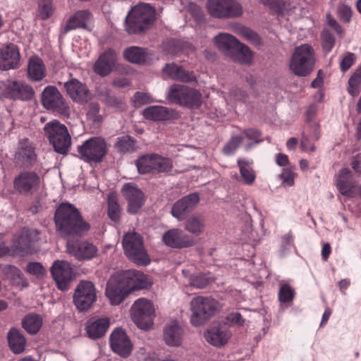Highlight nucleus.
Listing matches in <instances>:
<instances>
[{
	"mask_svg": "<svg viewBox=\"0 0 361 361\" xmlns=\"http://www.w3.org/2000/svg\"><path fill=\"white\" fill-rule=\"evenodd\" d=\"M54 221L56 230L63 237L81 236L90 228L78 209L70 203H61L59 206Z\"/></svg>",
	"mask_w": 361,
	"mask_h": 361,
	"instance_id": "1",
	"label": "nucleus"
},
{
	"mask_svg": "<svg viewBox=\"0 0 361 361\" xmlns=\"http://www.w3.org/2000/svg\"><path fill=\"white\" fill-rule=\"evenodd\" d=\"M315 61L313 47L303 44L295 48L289 61V68L295 75L305 77L312 71Z\"/></svg>",
	"mask_w": 361,
	"mask_h": 361,
	"instance_id": "2",
	"label": "nucleus"
},
{
	"mask_svg": "<svg viewBox=\"0 0 361 361\" xmlns=\"http://www.w3.org/2000/svg\"><path fill=\"white\" fill-rule=\"evenodd\" d=\"M154 18V11L147 4H139L131 8L126 18V29L131 34L138 33L149 27Z\"/></svg>",
	"mask_w": 361,
	"mask_h": 361,
	"instance_id": "3",
	"label": "nucleus"
},
{
	"mask_svg": "<svg viewBox=\"0 0 361 361\" xmlns=\"http://www.w3.org/2000/svg\"><path fill=\"white\" fill-rule=\"evenodd\" d=\"M166 99L172 104L189 109H199L202 103V94L199 90L180 84L169 87Z\"/></svg>",
	"mask_w": 361,
	"mask_h": 361,
	"instance_id": "4",
	"label": "nucleus"
},
{
	"mask_svg": "<svg viewBox=\"0 0 361 361\" xmlns=\"http://www.w3.org/2000/svg\"><path fill=\"white\" fill-rule=\"evenodd\" d=\"M44 132L55 152L61 154L68 152L71 145V137L65 125L53 120L44 125Z\"/></svg>",
	"mask_w": 361,
	"mask_h": 361,
	"instance_id": "5",
	"label": "nucleus"
},
{
	"mask_svg": "<svg viewBox=\"0 0 361 361\" xmlns=\"http://www.w3.org/2000/svg\"><path fill=\"white\" fill-rule=\"evenodd\" d=\"M192 315L191 324L195 326L204 324L219 310L220 305L216 300L202 296H197L190 302Z\"/></svg>",
	"mask_w": 361,
	"mask_h": 361,
	"instance_id": "6",
	"label": "nucleus"
},
{
	"mask_svg": "<svg viewBox=\"0 0 361 361\" xmlns=\"http://www.w3.org/2000/svg\"><path fill=\"white\" fill-rule=\"evenodd\" d=\"M123 247L126 255L138 265L149 263V257L144 247L141 235L135 232L126 233L123 238Z\"/></svg>",
	"mask_w": 361,
	"mask_h": 361,
	"instance_id": "7",
	"label": "nucleus"
},
{
	"mask_svg": "<svg viewBox=\"0 0 361 361\" xmlns=\"http://www.w3.org/2000/svg\"><path fill=\"white\" fill-rule=\"evenodd\" d=\"M207 13L218 19L238 18L243 13V6L237 0H207Z\"/></svg>",
	"mask_w": 361,
	"mask_h": 361,
	"instance_id": "8",
	"label": "nucleus"
},
{
	"mask_svg": "<svg viewBox=\"0 0 361 361\" xmlns=\"http://www.w3.org/2000/svg\"><path fill=\"white\" fill-rule=\"evenodd\" d=\"M42 104L46 109L64 117H69L72 111L69 104L54 86L44 88L42 93Z\"/></svg>",
	"mask_w": 361,
	"mask_h": 361,
	"instance_id": "9",
	"label": "nucleus"
},
{
	"mask_svg": "<svg viewBox=\"0 0 361 361\" xmlns=\"http://www.w3.org/2000/svg\"><path fill=\"white\" fill-rule=\"evenodd\" d=\"M155 309L152 302L144 298L136 300L130 308V316L137 325L142 329H148L153 324Z\"/></svg>",
	"mask_w": 361,
	"mask_h": 361,
	"instance_id": "10",
	"label": "nucleus"
},
{
	"mask_svg": "<svg viewBox=\"0 0 361 361\" xmlns=\"http://www.w3.org/2000/svg\"><path fill=\"white\" fill-rule=\"evenodd\" d=\"M78 152L81 159L89 163H99L107 153V145L103 138L93 137L78 146Z\"/></svg>",
	"mask_w": 361,
	"mask_h": 361,
	"instance_id": "11",
	"label": "nucleus"
},
{
	"mask_svg": "<svg viewBox=\"0 0 361 361\" xmlns=\"http://www.w3.org/2000/svg\"><path fill=\"white\" fill-rule=\"evenodd\" d=\"M37 230L23 228L18 232L13 238L11 245V254L24 256L32 253L34 250V244L38 240Z\"/></svg>",
	"mask_w": 361,
	"mask_h": 361,
	"instance_id": "12",
	"label": "nucleus"
},
{
	"mask_svg": "<svg viewBox=\"0 0 361 361\" xmlns=\"http://www.w3.org/2000/svg\"><path fill=\"white\" fill-rule=\"evenodd\" d=\"M96 289L93 283L88 281H82L75 290L73 300L79 310L86 311L96 301Z\"/></svg>",
	"mask_w": 361,
	"mask_h": 361,
	"instance_id": "13",
	"label": "nucleus"
},
{
	"mask_svg": "<svg viewBox=\"0 0 361 361\" xmlns=\"http://www.w3.org/2000/svg\"><path fill=\"white\" fill-rule=\"evenodd\" d=\"M121 193L128 202L127 211L130 214L137 213L145 202V194L133 183L124 184Z\"/></svg>",
	"mask_w": 361,
	"mask_h": 361,
	"instance_id": "14",
	"label": "nucleus"
},
{
	"mask_svg": "<svg viewBox=\"0 0 361 361\" xmlns=\"http://www.w3.org/2000/svg\"><path fill=\"white\" fill-rule=\"evenodd\" d=\"M67 252L79 261L90 260L95 257L98 252L97 247L87 241H73L68 240Z\"/></svg>",
	"mask_w": 361,
	"mask_h": 361,
	"instance_id": "15",
	"label": "nucleus"
},
{
	"mask_svg": "<svg viewBox=\"0 0 361 361\" xmlns=\"http://www.w3.org/2000/svg\"><path fill=\"white\" fill-rule=\"evenodd\" d=\"M39 176L34 171H23L14 180V187L20 193L32 194L40 186Z\"/></svg>",
	"mask_w": 361,
	"mask_h": 361,
	"instance_id": "16",
	"label": "nucleus"
},
{
	"mask_svg": "<svg viewBox=\"0 0 361 361\" xmlns=\"http://www.w3.org/2000/svg\"><path fill=\"white\" fill-rule=\"evenodd\" d=\"M162 240L167 246L173 248L190 247L196 243L192 237L178 228H172L165 232Z\"/></svg>",
	"mask_w": 361,
	"mask_h": 361,
	"instance_id": "17",
	"label": "nucleus"
},
{
	"mask_svg": "<svg viewBox=\"0 0 361 361\" xmlns=\"http://www.w3.org/2000/svg\"><path fill=\"white\" fill-rule=\"evenodd\" d=\"M51 273L58 288L63 290H66L72 279L73 270L71 264L63 260H56L51 267Z\"/></svg>",
	"mask_w": 361,
	"mask_h": 361,
	"instance_id": "18",
	"label": "nucleus"
},
{
	"mask_svg": "<svg viewBox=\"0 0 361 361\" xmlns=\"http://www.w3.org/2000/svg\"><path fill=\"white\" fill-rule=\"evenodd\" d=\"M6 98L13 99H30L34 95L32 87L22 81H8L4 92Z\"/></svg>",
	"mask_w": 361,
	"mask_h": 361,
	"instance_id": "19",
	"label": "nucleus"
},
{
	"mask_svg": "<svg viewBox=\"0 0 361 361\" xmlns=\"http://www.w3.org/2000/svg\"><path fill=\"white\" fill-rule=\"evenodd\" d=\"M116 61V51L112 49H108L95 61L93 70L95 73L102 77L106 76L114 70Z\"/></svg>",
	"mask_w": 361,
	"mask_h": 361,
	"instance_id": "20",
	"label": "nucleus"
},
{
	"mask_svg": "<svg viewBox=\"0 0 361 361\" xmlns=\"http://www.w3.org/2000/svg\"><path fill=\"white\" fill-rule=\"evenodd\" d=\"M199 200V195L196 192L183 197L173 204L171 214L178 221L184 220L187 213L195 208Z\"/></svg>",
	"mask_w": 361,
	"mask_h": 361,
	"instance_id": "21",
	"label": "nucleus"
},
{
	"mask_svg": "<svg viewBox=\"0 0 361 361\" xmlns=\"http://www.w3.org/2000/svg\"><path fill=\"white\" fill-rule=\"evenodd\" d=\"M110 345L115 353L123 357H128L132 351L131 342L121 329H116L111 333Z\"/></svg>",
	"mask_w": 361,
	"mask_h": 361,
	"instance_id": "22",
	"label": "nucleus"
},
{
	"mask_svg": "<svg viewBox=\"0 0 361 361\" xmlns=\"http://www.w3.org/2000/svg\"><path fill=\"white\" fill-rule=\"evenodd\" d=\"M20 55L18 47L9 44L0 51V68L3 70L17 68L20 66Z\"/></svg>",
	"mask_w": 361,
	"mask_h": 361,
	"instance_id": "23",
	"label": "nucleus"
},
{
	"mask_svg": "<svg viewBox=\"0 0 361 361\" xmlns=\"http://www.w3.org/2000/svg\"><path fill=\"white\" fill-rule=\"evenodd\" d=\"M121 278L129 293L134 290L147 288L150 285L148 277L139 271H128Z\"/></svg>",
	"mask_w": 361,
	"mask_h": 361,
	"instance_id": "24",
	"label": "nucleus"
},
{
	"mask_svg": "<svg viewBox=\"0 0 361 361\" xmlns=\"http://www.w3.org/2000/svg\"><path fill=\"white\" fill-rule=\"evenodd\" d=\"M128 294L129 292L121 278L118 280L111 279L107 283L106 295L112 305H119Z\"/></svg>",
	"mask_w": 361,
	"mask_h": 361,
	"instance_id": "25",
	"label": "nucleus"
},
{
	"mask_svg": "<svg viewBox=\"0 0 361 361\" xmlns=\"http://www.w3.org/2000/svg\"><path fill=\"white\" fill-rule=\"evenodd\" d=\"M64 88L69 97L78 102H86L89 97V90L86 85L75 78L64 83Z\"/></svg>",
	"mask_w": 361,
	"mask_h": 361,
	"instance_id": "26",
	"label": "nucleus"
},
{
	"mask_svg": "<svg viewBox=\"0 0 361 361\" xmlns=\"http://www.w3.org/2000/svg\"><path fill=\"white\" fill-rule=\"evenodd\" d=\"M231 336V333L222 326H214L204 334L206 341L216 347L224 345Z\"/></svg>",
	"mask_w": 361,
	"mask_h": 361,
	"instance_id": "27",
	"label": "nucleus"
},
{
	"mask_svg": "<svg viewBox=\"0 0 361 361\" xmlns=\"http://www.w3.org/2000/svg\"><path fill=\"white\" fill-rule=\"evenodd\" d=\"M184 335L183 329L177 323L172 322L164 329L163 338L169 346H180Z\"/></svg>",
	"mask_w": 361,
	"mask_h": 361,
	"instance_id": "28",
	"label": "nucleus"
},
{
	"mask_svg": "<svg viewBox=\"0 0 361 361\" xmlns=\"http://www.w3.org/2000/svg\"><path fill=\"white\" fill-rule=\"evenodd\" d=\"M109 324L108 317L89 319L85 326L87 334L91 338H99L106 334Z\"/></svg>",
	"mask_w": 361,
	"mask_h": 361,
	"instance_id": "29",
	"label": "nucleus"
},
{
	"mask_svg": "<svg viewBox=\"0 0 361 361\" xmlns=\"http://www.w3.org/2000/svg\"><path fill=\"white\" fill-rule=\"evenodd\" d=\"M336 187L343 196L353 197L355 195V183L350 178V171L348 168L342 169L338 172Z\"/></svg>",
	"mask_w": 361,
	"mask_h": 361,
	"instance_id": "30",
	"label": "nucleus"
},
{
	"mask_svg": "<svg viewBox=\"0 0 361 361\" xmlns=\"http://www.w3.org/2000/svg\"><path fill=\"white\" fill-rule=\"evenodd\" d=\"M92 14L87 10L75 12L68 20L64 27V32L77 28H87V23L92 20Z\"/></svg>",
	"mask_w": 361,
	"mask_h": 361,
	"instance_id": "31",
	"label": "nucleus"
},
{
	"mask_svg": "<svg viewBox=\"0 0 361 361\" xmlns=\"http://www.w3.org/2000/svg\"><path fill=\"white\" fill-rule=\"evenodd\" d=\"M46 75V67L38 56H32L27 63V77L35 82L41 81Z\"/></svg>",
	"mask_w": 361,
	"mask_h": 361,
	"instance_id": "32",
	"label": "nucleus"
},
{
	"mask_svg": "<svg viewBox=\"0 0 361 361\" xmlns=\"http://www.w3.org/2000/svg\"><path fill=\"white\" fill-rule=\"evenodd\" d=\"M16 159L18 162L25 165L32 164L36 160L35 148L27 140L20 143V147L16 154Z\"/></svg>",
	"mask_w": 361,
	"mask_h": 361,
	"instance_id": "33",
	"label": "nucleus"
},
{
	"mask_svg": "<svg viewBox=\"0 0 361 361\" xmlns=\"http://www.w3.org/2000/svg\"><path fill=\"white\" fill-rule=\"evenodd\" d=\"M8 345L15 354H20L25 351L26 339L23 334L18 329L12 328L8 333Z\"/></svg>",
	"mask_w": 361,
	"mask_h": 361,
	"instance_id": "34",
	"label": "nucleus"
},
{
	"mask_svg": "<svg viewBox=\"0 0 361 361\" xmlns=\"http://www.w3.org/2000/svg\"><path fill=\"white\" fill-rule=\"evenodd\" d=\"M142 115L147 120L154 121H166L171 118L172 111L163 106H152L145 109Z\"/></svg>",
	"mask_w": 361,
	"mask_h": 361,
	"instance_id": "35",
	"label": "nucleus"
},
{
	"mask_svg": "<svg viewBox=\"0 0 361 361\" xmlns=\"http://www.w3.org/2000/svg\"><path fill=\"white\" fill-rule=\"evenodd\" d=\"M205 227V219L201 215L192 214L185 221V230L195 236L202 235Z\"/></svg>",
	"mask_w": 361,
	"mask_h": 361,
	"instance_id": "36",
	"label": "nucleus"
},
{
	"mask_svg": "<svg viewBox=\"0 0 361 361\" xmlns=\"http://www.w3.org/2000/svg\"><path fill=\"white\" fill-rule=\"evenodd\" d=\"M237 165L243 183L247 185H252L256 178V173L252 166V161L245 159H239L237 161Z\"/></svg>",
	"mask_w": 361,
	"mask_h": 361,
	"instance_id": "37",
	"label": "nucleus"
},
{
	"mask_svg": "<svg viewBox=\"0 0 361 361\" xmlns=\"http://www.w3.org/2000/svg\"><path fill=\"white\" fill-rule=\"evenodd\" d=\"M229 54L235 62L241 64H250L253 54L247 46L239 42Z\"/></svg>",
	"mask_w": 361,
	"mask_h": 361,
	"instance_id": "38",
	"label": "nucleus"
},
{
	"mask_svg": "<svg viewBox=\"0 0 361 361\" xmlns=\"http://www.w3.org/2000/svg\"><path fill=\"white\" fill-rule=\"evenodd\" d=\"M214 42L220 50L230 54L239 41L230 34L219 33L214 37Z\"/></svg>",
	"mask_w": 361,
	"mask_h": 361,
	"instance_id": "39",
	"label": "nucleus"
},
{
	"mask_svg": "<svg viewBox=\"0 0 361 361\" xmlns=\"http://www.w3.org/2000/svg\"><path fill=\"white\" fill-rule=\"evenodd\" d=\"M42 324V317L34 313L27 314L22 320L23 329L30 334H37L40 330Z\"/></svg>",
	"mask_w": 361,
	"mask_h": 361,
	"instance_id": "40",
	"label": "nucleus"
},
{
	"mask_svg": "<svg viewBox=\"0 0 361 361\" xmlns=\"http://www.w3.org/2000/svg\"><path fill=\"white\" fill-rule=\"evenodd\" d=\"M124 57L130 62L141 63L146 60L147 51L138 47H131L126 49L123 53Z\"/></svg>",
	"mask_w": 361,
	"mask_h": 361,
	"instance_id": "41",
	"label": "nucleus"
},
{
	"mask_svg": "<svg viewBox=\"0 0 361 361\" xmlns=\"http://www.w3.org/2000/svg\"><path fill=\"white\" fill-rule=\"evenodd\" d=\"M135 164L140 173H154V154L139 157Z\"/></svg>",
	"mask_w": 361,
	"mask_h": 361,
	"instance_id": "42",
	"label": "nucleus"
},
{
	"mask_svg": "<svg viewBox=\"0 0 361 361\" xmlns=\"http://www.w3.org/2000/svg\"><path fill=\"white\" fill-rule=\"evenodd\" d=\"M348 92L352 97H356L361 90V66L350 76L348 82Z\"/></svg>",
	"mask_w": 361,
	"mask_h": 361,
	"instance_id": "43",
	"label": "nucleus"
},
{
	"mask_svg": "<svg viewBox=\"0 0 361 361\" xmlns=\"http://www.w3.org/2000/svg\"><path fill=\"white\" fill-rule=\"evenodd\" d=\"M154 173H168L173 168L171 159L154 154Z\"/></svg>",
	"mask_w": 361,
	"mask_h": 361,
	"instance_id": "44",
	"label": "nucleus"
},
{
	"mask_svg": "<svg viewBox=\"0 0 361 361\" xmlns=\"http://www.w3.org/2000/svg\"><path fill=\"white\" fill-rule=\"evenodd\" d=\"M116 147L121 152H133L135 150V140L129 135L118 138Z\"/></svg>",
	"mask_w": 361,
	"mask_h": 361,
	"instance_id": "45",
	"label": "nucleus"
},
{
	"mask_svg": "<svg viewBox=\"0 0 361 361\" xmlns=\"http://www.w3.org/2000/svg\"><path fill=\"white\" fill-rule=\"evenodd\" d=\"M269 8L278 15H286L290 11L294 6L290 1L273 0Z\"/></svg>",
	"mask_w": 361,
	"mask_h": 361,
	"instance_id": "46",
	"label": "nucleus"
},
{
	"mask_svg": "<svg viewBox=\"0 0 361 361\" xmlns=\"http://www.w3.org/2000/svg\"><path fill=\"white\" fill-rule=\"evenodd\" d=\"M242 133L245 137L252 141L245 145V149L246 151H249L254 145L262 142V140H260L262 133L255 128H245L242 130Z\"/></svg>",
	"mask_w": 361,
	"mask_h": 361,
	"instance_id": "47",
	"label": "nucleus"
},
{
	"mask_svg": "<svg viewBox=\"0 0 361 361\" xmlns=\"http://www.w3.org/2000/svg\"><path fill=\"white\" fill-rule=\"evenodd\" d=\"M243 140L244 136L243 135L232 136L224 146L223 153L226 155L233 154L241 145Z\"/></svg>",
	"mask_w": 361,
	"mask_h": 361,
	"instance_id": "48",
	"label": "nucleus"
},
{
	"mask_svg": "<svg viewBox=\"0 0 361 361\" xmlns=\"http://www.w3.org/2000/svg\"><path fill=\"white\" fill-rule=\"evenodd\" d=\"M54 13L51 0H39L38 16L42 20L50 18Z\"/></svg>",
	"mask_w": 361,
	"mask_h": 361,
	"instance_id": "49",
	"label": "nucleus"
},
{
	"mask_svg": "<svg viewBox=\"0 0 361 361\" xmlns=\"http://www.w3.org/2000/svg\"><path fill=\"white\" fill-rule=\"evenodd\" d=\"M120 206L114 196L108 197V215L109 218L114 221H118L120 218Z\"/></svg>",
	"mask_w": 361,
	"mask_h": 361,
	"instance_id": "50",
	"label": "nucleus"
},
{
	"mask_svg": "<svg viewBox=\"0 0 361 361\" xmlns=\"http://www.w3.org/2000/svg\"><path fill=\"white\" fill-rule=\"evenodd\" d=\"M99 106L97 103H90L88 105V109L87 112V118L91 121L94 124H99L102 120V117L99 114Z\"/></svg>",
	"mask_w": 361,
	"mask_h": 361,
	"instance_id": "51",
	"label": "nucleus"
},
{
	"mask_svg": "<svg viewBox=\"0 0 361 361\" xmlns=\"http://www.w3.org/2000/svg\"><path fill=\"white\" fill-rule=\"evenodd\" d=\"M240 34L243 37L250 41L252 44L258 46L261 44L259 35L246 27H242L239 30Z\"/></svg>",
	"mask_w": 361,
	"mask_h": 361,
	"instance_id": "52",
	"label": "nucleus"
},
{
	"mask_svg": "<svg viewBox=\"0 0 361 361\" xmlns=\"http://www.w3.org/2000/svg\"><path fill=\"white\" fill-rule=\"evenodd\" d=\"M99 97L102 102L111 106H116L121 103V101L112 95L106 87L99 90Z\"/></svg>",
	"mask_w": 361,
	"mask_h": 361,
	"instance_id": "53",
	"label": "nucleus"
},
{
	"mask_svg": "<svg viewBox=\"0 0 361 361\" xmlns=\"http://www.w3.org/2000/svg\"><path fill=\"white\" fill-rule=\"evenodd\" d=\"M294 297L293 289L288 284H282L279 292V300L282 302H288Z\"/></svg>",
	"mask_w": 361,
	"mask_h": 361,
	"instance_id": "54",
	"label": "nucleus"
},
{
	"mask_svg": "<svg viewBox=\"0 0 361 361\" xmlns=\"http://www.w3.org/2000/svg\"><path fill=\"white\" fill-rule=\"evenodd\" d=\"M322 47L326 52L331 51L335 44V38L334 35L328 30H324L322 34Z\"/></svg>",
	"mask_w": 361,
	"mask_h": 361,
	"instance_id": "55",
	"label": "nucleus"
},
{
	"mask_svg": "<svg viewBox=\"0 0 361 361\" xmlns=\"http://www.w3.org/2000/svg\"><path fill=\"white\" fill-rule=\"evenodd\" d=\"M174 80L183 82H190L195 80V77L192 73L186 71L182 67H179L178 71L175 75Z\"/></svg>",
	"mask_w": 361,
	"mask_h": 361,
	"instance_id": "56",
	"label": "nucleus"
},
{
	"mask_svg": "<svg viewBox=\"0 0 361 361\" xmlns=\"http://www.w3.org/2000/svg\"><path fill=\"white\" fill-rule=\"evenodd\" d=\"M26 270L30 274L36 275L37 276H43L44 274V269L39 262H30L27 265Z\"/></svg>",
	"mask_w": 361,
	"mask_h": 361,
	"instance_id": "57",
	"label": "nucleus"
},
{
	"mask_svg": "<svg viewBox=\"0 0 361 361\" xmlns=\"http://www.w3.org/2000/svg\"><path fill=\"white\" fill-rule=\"evenodd\" d=\"M339 17L345 22L348 23L352 16V11L350 6L345 4L339 5L338 7Z\"/></svg>",
	"mask_w": 361,
	"mask_h": 361,
	"instance_id": "58",
	"label": "nucleus"
},
{
	"mask_svg": "<svg viewBox=\"0 0 361 361\" xmlns=\"http://www.w3.org/2000/svg\"><path fill=\"white\" fill-rule=\"evenodd\" d=\"M209 283V279L204 275L192 276L190 280V284L198 288H204Z\"/></svg>",
	"mask_w": 361,
	"mask_h": 361,
	"instance_id": "59",
	"label": "nucleus"
},
{
	"mask_svg": "<svg viewBox=\"0 0 361 361\" xmlns=\"http://www.w3.org/2000/svg\"><path fill=\"white\" fill-rule=\"evenodd\" d=\"M133 98L136 106H142L152 102L151 97L145 92H137Z\"/></svg>",
	"mask_w": 361,
	"mask_h": 361,
	"instance_id": "60",
	"label": "nucleus"
},
{
	"mask_svg": "<svg viewBox=\"0 0 361 361\" xmlns=\"http://www.w3.org/2000/svg\"><path fill=\"white\" fill-rule=\"evenodd\" d=\"M355 55L353 53H348L341 62L340 67L343 72L348 71L353 64Z\"/></svg>",
	"mask_w": 361,
	"mask_h": 361,
	"instance_id": "61",
	"label": "nucleus"
},
{
	"mask_svg": "<svg viewBox=\"0 0 361 361\" xmlns=\"http://www.w3.org/2000/svg\"><path fill=\"white\" fill-rule=\"evenodd\" d=\"M188 11L194 16L197 20L202 19L203 16L202 10L200 6L195 3H189L188 6Z\"/></svg>",
	"mask_w": 361,
	"mask_h": 361,
	"instance_id": "62",
	"label": "nucleus"
},
{
	"mask_svg": "<svg viewBox=\"0 0 361 361\" xmlns=\"http://www.w3.org/2000/svg\"><path fill=\"white\" fill-rule=\"evenodd\" d=\"M227 320L231 324H238L239 326H243L244 324V319H243L242 315L238 312L231 313L227 317Z\"/></svg>",
	"mask_w": 361,
	"mask_h": 361,
	"instance_id": "63",
	"label": "nucleus"
},
{
	"mask_svg": "<svg viewBox=\"0 0 361 361\" xmlns=\"http://www.w3.org/2000/svg\"><path fill=\"white\" fill-rule=\"evenodd\" d=\"M179 67L180 66L175 63L166 64L163 68V71L166 75L174 80L175 75L178 71Z\"/></svg>",
	"mask_w": 361,
	"mask_h": 361,
	"instance_id": "64",
	"label": "nucleus"
}]
</instances>
